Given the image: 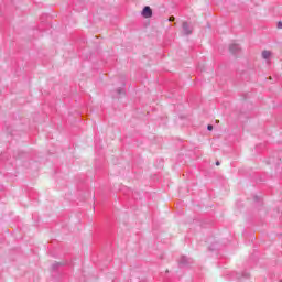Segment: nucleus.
<instances>
[{"mask_svg":"<svg viewBox=\"0 0 282 282\" xmlns=\"http://www.w3.org/2000/svg\"><path fill=\"white\" fill-rule=\"evenodd\" d=\"M141 14L144 19H151L153 17V10H151V7L147 6L143 8Z\"/></svg>","mask_w":282,"mask_h":282,"instance_id":"obj_1","label":"nucleus"},{"mask_svg":"<svg viewBox=\"0 0 282 282\" xmlns=\"http://www.w3.org/2000/svg\"><path fill=\"white\" fill-rule=\"evenodd\" d=\"M221 163L219 161L216 162V166H219Z\"/></svg>","mask_w":282,"mask_h":282,"instance_id":"obj_10","label":"nucleus"},{"mask_svg":"<svg viewBox=\"0 0 282 282\" xmlns=\"http://www.w3.org/2000/svg\"><path fill=\"white\" fill-rule=\"evenodd\" d=\"M169 21H170V22L175 21V17H173V15H172V17H170V18H169Z\"/></svg>","mask_w":282,"mask_h":282,"instance_id":"obj_9","label":"nucleus"},{"mask_svg":"<svg viewBox=\"0 0 282 282\" xmlns=\"http://www.w3.org/2000/svg\"><path fill=\"white\" fill-rule=\"evenodd\" d=\"M272 57L271 51H262V58L270 65V58Z\"/></svg>","mask_w":282,"mask_h":282,"instance_id":"obj_4","label":"nucleus"},{"mask_svg":"<svg viewBox=\"0 0 282 282\" xmlns=\"http://www.w3.org/2000/svg\"><path fill=\"white\" fill-rule=\"evenodd\" d=\"M229 52H231V54H239V52H241V47L239 44H230Z\"/></svg>","mask_w":282,"mask_h":282,"instance_id":"obj_3","label":"nucleus"},{"mask_svg":"<svg viewBox=\"0 0 282 282\" xmlns=\"http://www.w3.org/2000/svg\"><path fill=\"white\" fill-rule=\"evenodd\" d=\"M178 263L181 265H188V263H191V258L186 257V256H182Z\"/></svg>","mask_w":282,"mask_h":282,"instance_id":"obj_5","label":"nucleus"},{"mask_svg":"<svg viewBox=\"0 0 282 282\" xmlns=\"http://www.w3.org/2000/svg\"><path fill=\"white\" fill-rule=\"evenodd\" d=\"M183 32L186 36L193 34V28L188 25V22H183Z\"/></svg>","mask_w":282,"mask_h":282,"instance_id":"obj_2","label":"nucleus"},{"mask_svg":"<svg viewBox=\"0 0 282 282\" xmlns=\"http://www.w3.org/2000/svg\"><path fill=\"white\" fill-rule=\"evenodd\" d=\"M58 265H61V263L53 264V270H56Z\"/></svg>","mask_w":282,"mask_h":282,"instance_id":"obj_8","label":"nucleus"},{"mask_svg":"<svg viewBox=\"0 0 282 282\" xmlns=\"http://www.w3.org/2000/svg\"><path fill=\"white\" fill-rule=\"evenodd\" d=\"M276 28H278V30H282V22L281 21L278 22Z\"/></svg>","mask_w":282,"mask_h":282,"instance_id":"obj_6","label":"nucleus"},{"mask_svg":"<svg viewBox=\"0 0 282 282\" xmlns=\"http://www.w3.org/2000/svg\"><path fill=\"white\" fill-rule=\"evenodd\" d=\"M207 130H208V131H213V124H208V126H207Z\"/></svg>","mask_w":282,"mask_h":282,"instance_id":"obj_7","label":"nucleus"}]
</instances>
